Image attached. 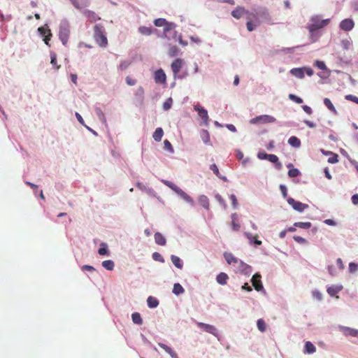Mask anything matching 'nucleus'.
<instances>
[{
	"mask_svg": "<svg viewBox=\"0 0 358 358\" xmlns=\"http://www.w3.org/2000/svg\"><path fill=\"white\" fill-rule=\"evenodd\" d=\"M313 296L315 299L318 301H321L322 299V294L317 290H315L313 292Z\"/></svg>",
	"mask_w": 358,
	"mask_h": 358,
	"instance_id": "680f3d73",
	"label": "nucleus"
},
{
	"mask_svg": "<svg viewBox=\"0 0 358 358\" xmlns=\"http://www.w3.org/2000/svg\"><path fill=\"white\" fill-rule=\"evenodd\" d=\"M148 306L149 308H156L159 305V301L153 296H149L147 299Z\"/></svg>",
	"mask_w": 358,
	"mask_h": 358,
	"instance_id": "7c9ffc66",
	"label": "nucleus"
},
{
	"mask_svg": "<svg viewBox=\"0 0 358 358\" xmlns=\"http://www.w3.org/2000/svg\"><path fill=\"white\" fill-rule=\"evenodd\" d=\"M69 34L70 31L68 27H60L59 37L64 45H66L68 43Z\"/></svg>",
	"mask_w": 358,
	"mask_h": 358,
	"instance_id": "1a4fd4ad",
	"label": "nucleus"
},
{
	"mask_svg": "<svg viewBox=\"0 0 358 358\" xmlns=\"http://www.w3.org/2000/svg\"><path fill=\"white\" fill-rule=\"evenodd\" d=\"M176 193L187 203H193V199L180 187L178 188Z\"/></svg>",
	"mask_w": 358,
	"mask_h": 358,
	"instance_id": "6ab92c4d",
	"label": "nucleus"
},
{
	"mask_svg": "<svg viewBox=\"0 0 358 358\" xmlns=\"http://www.w3.org/2000/svg\"><path fill=\"white\" fill-rule=\"evenodd\" d=\"M339 329L346 336H351L353 337H358V330L357 329H352L350 327H343V326H340Z\"/></svg>",
	"mask_w": 358,
	"mask_h": 358,
	"instance_id": "2eb2a0df",
	"label": "nucleus"
},
{
	"mask_svg": "<svg viewBox=\"0 0 358 358\" xmlns=\"http://www.w3.org/2000/svg\"><path fill=\"white\" fill-rule=\"evenodd\" d=\"M38 32L40 34L44 37L43 41L45 43L50 46L49 45V41L50 40L52 37V34L50 29L47 27H41L38 29Z\"/></svg>",
	"mask_w": 358,
	"mask_h": 358,
	"instance_id": "9d476101",
	"label": "nucleus"
},
{
	"mask_svg": "<svg viewBox=\"0 0 358 358\" xmlns=\"http://www.w3.org/2000/svg\"><path fill=\"white\" fill-rule=\"evenodd\" d=\"M261 278L262 276L259 273H255L251 279L252 286L257 292L264 291Z\"/></svg>",
	"mask_w": 358,
	"mask_h": 358,
	"instance_id": "0eeeda50",
	"label": "nucleus"
},
{
	"mask_svg": "<svg viewBox=\"0 0 358 358\" xmlns=\"http://www.w3.org/2000/svg\"><path fill=\"white\" fill-rule=\"evenodd\" d=\"M358 269V264L354 262L349 264V270L351 273L357 271Z\"/></svg>",
	"mask_w": 358,
	"mask_h": 358,
	"instance_id": "bf43d9fd",
	"label": "nucleus"
},
{
	"mask_svg": "<svg viewBox=\"0 0 358 358\" xmlns=\"http://www.w3.org/2000/svg\"><path fill=\"white\" fill-rule=\"evenodd\" d=\"M164 146L165 150H169L170 152H173V147L168 140H165L164 141Z\"/></svg>",
	"mask_w": 358,
	"mask_h": 358,
	"instance_id": "13d9d810",
	"label": "nucleus"
},
{
	"mask_svg": "<svg viewBox=\"0 0 358 358\" xmlns=\"http://www.w3.org/2000/svg\"><path fill=\"white\" fill-rule=\"evenodd\" d=\"M194 109L198 112L199 116L203 120V124L208 125L209 120L208 111L199 105H195Z\"/></svg>",
	"mask_w": 358,
	"mask_h": 358,
	"instance_id": "39448f33",
	"label": "nucleus"
},
{
	"mask_svg": "<svg viewBox=\"0 0 358 358\" xmlns=\"http://www.w3.org/2000/svg\"><path fill=\"white\" fill-rule=\"evenodd\" d=\"M210 170H211V171H213V173H215L217 177H219V178H222V179H223V180H226V178H225V177H222V176H220V173L219 169H218V168H217V165H216L215 164H211V165H210Z\"/></svg>",
	"mask_w": 358,
	"mask_h": 358,
	"instance_id": "a18cd8bd",
	"label": "nucleus"
},
{
	"mask_svg": "<svg viewBox=\"0 0 358 358\" xmlns=\"http://www.w3.org/2000/svg\"><path fill=\"white\" fill-rule=\"evenodd\" d=\"M102 266L108 271H112L114 268L115 264L112 260H105L102 262Z\"/></svg>",
	"mask_w": 358,
	"mask_h": 358,
	"instance_id": "e433bc0d",
	"label": "nucleus"
},
{
	"mask_svg": "<svg viewBox=\"0 0 358 358\" xmlns=\"http://www.w3.org/2000/svg\"><path fill=\"white\" fill-rule=\"evenodd\" d=\"M315 66L321 70L326 69V65H325L324 62L322 61H316L315 62Z\"/></svg>",
	"mask_w": 358,
	"mask_h": 358,
	"instance_id": "052dcab7",
	"label": "nucleus"
},
{
	"mask_svg": "<svg viewBox=\"0 0 358 358\" xmlns=\"http://www.w3.org/2000/svg\"><path fill=\"white\" fill-rule=\"evenodd\" d=\"M231 227L234 231H238L241 228V225L238 222L237 215L236 213H233L231 215Z\"/></svg>",
	"mask_w": 358,
	"mask_h": 358,
	"instance_id": "cd10ccee",
	"label": "nucleus"
},
{
	"mask_svg": "<svg viewBox=\"0 0 358 358\" xmlns=\"http://www.w3.org/2000/svg\"><path fill=\"white\" fill-rule=\"evenodd\" d=\"M230 199L232 202L233 207L236 208L238 206V202L236 196L234 194H231L230 196Z\"/></svg>",
	"mask_w": 358,
	"mask_h": 358,
	"instance_id": "338daca9",
	"label": "nucleus"
},
{
	"mask_svg": "<svg viewBox=\"0 0 358 358\" xmlns=\"http://www.w3.org/2000/svg\"><path fill=\"white\" fill-rule=\"evenodd\" d=\"M126 83L128 85L133 86L136 83V80L131 78L130 76L126 77Z\"/></svg>",
	"mask_w": 358,
	"mask_h": 358,
	"instance_id": "e2e57ef3",
	"label": "nucleus"
},
{
	"mask_svg": "<svg viewBox=\"0 0 358 358\" xmlns=\"http://www.w3.org/2000/svg\"><path fill=\"white\" fill-rule=\"evenodd\" d=\"M294 226L301 228V229H308L311 227L312 224L309 222H295L294 224Z\"/></svg>",
	"mask_w": 358,
	"mask_h": 358,
	"instance_id": "79ce46f5",
	"label": "nucleus"
},
{
	"mask_svg": "<svg viewBox=\"0 0 358 358\" xmlns=\"http://www.w3.org/2000/svg\"><path fill=\"white\" fill-rule=\"evenodd\" d=\"M50 63L52 64V65L55 68V69L58 70L60 68V65L57 64V55L55 52L50 53Z\"/></svg>",
	"mask_w": 358,
	"mask_h": 358,
	"instance_id": "37998d69",
	"label": "nucleus"
},
{
	"mask_svg": "<svg viewBox=\"0 0 358 358\" xmlns=\"http://www.w3.org/2000/svg\"><path fill=\"white\" fill-rule=\"evenodd\" d=\"M166 20L164 18H158L154 21V24L156 27H161L166 24Z\"/></svg>",
	"mask_w": 358,
	"mask_h": 358,
	"instance_id": "de8ad7c7",
	"label": "nucleus"
},
{
	"mask_svg": "<svg viewBox=\"0 0 358 358\" xmlns=\"http://www.w3.org/2000/svg\"><path fill=\"white\" fill-rule=\"evenodd\" d=\"M338 155L334 154L332 157H331L328 159V162L331 163V164L337 163L338 161Z\"/></svg>",
	"mask_w": 358,
	"mask_h": 358,
	"instance_id": "0e129e2a",
	"label": "nucleus"
},
{
	"mask_svg": "<svg viewBox=\"0 0 358 358\" xmlns=\"http://www.w3.org/2000/svg\"><path fill=\"white\" fill-rule=\"evenodd\" d=\"M180 49L176 45L170 47L169 50V55L171 57H174L178 55Z\"/></svg>",
	"mask_w": 358,
	"mask_h": 358,
	"instance_id": "58836bf2",
	"label": "nucleus"
},
{
	"mask_svg": "<svg viewBox=\"0 0 358 358\" xmlns=\"http://www.w3.org/2000/svg\"><path fill=\"white\" fill-rule=\"evenodd\" d=\"M131 319L134 323L137 324H142L143 320L141 315L138 313H134L131 315Z\"/></svg>",
	"mask_w": 358,
	"mask_h": 358,
	"instance_id": "f704fd0d",
	"label": "nucleus"
},
{
	"mask_svg": "<svg viewBox=\"0 0 358 358\" xmlns=\"http://www.w3.org/2000/svg\"><path fill=\"white\" fill-rule=\"evenodd\" d=\"M158 345L161 348L164 350L168 354H169L172 358H179L177 353L175 351H173L170 347L166 345V344L159 343Z\"/></svg>",
	"mask_w": 358,
	"mask_h": 358,
	"instance_id": "4be33fe9",
	"label": "nucleus"
},
{
	"mask_svg": "<svg viewBox=\"0 0 358 358\" xmlns=\"http://www.w3.org/2000/svg\"><path fill=\"white\" fill-rule=\"evenodd\" d=\"M84 15L91 22H94L101 19L94 11L92 10H85Z\"/></svg>",
	"mask_w": 358,
	"mask_h": 358,
	"instance_id": "a211bd4d",
	"label": "nucleus"
},
{
	"mask_svg": "<svg viewBox=\"0 0 358 358\" xmlns=\"http://www.w3.org/2000/svg\"><path fill=\"white\" fill-rule=\"evenodd\" d=\"M176 193L187 203H193V199L180 187L178 188Z\"/></svg>",
	"mask_w": 358,
	"mask_h": 358,
	"instance_id": "aec40b11",
	"label": "nucleus"
},
{
	"mask_svg": "<svg viewBox=\"0 0 358 358\" xmlns=\"http://www.w3.org/2000/svg\"><path fill=\"white\" fill-rule=\"evenodd\" d=\"M289 98L292 101L296 102V103H303V99L301 98H300V97H299V96H296V95H294L293 94H290L289 95Z\"/></svg>",
	"mask_w": 358,
	"mask_h": 358,
	"instance_id": "864d4df0",
	"label": "nucleus"
},
{
	"mask_svg": "<svg viewBox=\"0 0 358 358\" xmlns=\"http://www.w3.org/2000/svg\"><path fill=\"white\" fill-rule=\"evenodd\" d=\"M355 26L354 21L352 19H345L340 23V28L345 31H349L353 29Z\"/></svg>",
	"mask_w": 358,
	"mask_h": 358,
	"instance_id": "ddd939ff",
	"label": "nucleus"
},
{
	"mask_svg": "<svg viewBox=\"0 0 358 358\" xmlns=\"http://www.w3.org/2000/svg\"><path fill=\"white\" fill-rule=\"evenodd\" d=\"M171 259L172 263L175 265L176 267H177L178 268H182V264L181 262L180 259L178 257H177L176 255H171Z\"/></svg>",
	"mask_w": 358,
	"mask_h": 358,
	"instance_id": "c9c22d12",
	"label": "nucleus"
},
{
	"mask_svg": "<svg viewBox=\"0 0 358 358\" xmlns=\"http://www.w3.org/2000/svg\"><path fill=\"white\" fill-rule=\"evenodd\" d=\"M152 257L155 261L159 262L162 263L164 262V259L163 258L162 255L157 252H155L154 253H152Z\"/></svg>",
	"mask_w": 358,
	"mask_h": 358,
	"instance_id": "49530a36",
	"label": "nucleus"
},
{
	"mask_svg": "<svg viewBox=\"0 0 358 358\" xmlns=\"http://www.w3.org/2000/svg\"><path fill=\"white\" fill-rule=\"evenodd\" d=\"M155 241L159 245H165L166 243V240L165 237L159 232H156L155 234Z\"/></svg>",
	"mask_w": 358,
	"mask_h": 358,
	"instance_id": "b1692460",
	"label": "nucleus"
},
{
	"mask_svg": "<svg viewBox=\"0 0 358 358\" xmlns=\"http://www.w3.org/2000/svg\"><path fill=\"white\" fill-rule=\"evenodd\" d=\"M155 81L158 84H164L166 81V76L162 69H159L155 73Z\"/></svg>",
	"mask_w": 358,
	"mask_h": 358,
	"instance_id": "4468645a",
	"label": "nucleus"
},
{
	"mask_svg": "<svg viewBox=\"0 0 358 358\" xmlns=\"http://www.w3.org/2000/svg\"><path fill=\"white\" fill-rule=\"evenodd\" d=\"M164 183L168 186L169 188H171L173 191H174L176 192V191L178 189V187L175 185L174 183L170 182V181H168V180H165L164 182Z\"/></svg>",
	"mask_w": 358,
	"mask_h": 358,
	"instance_id": "5fc2aeb1",
	"label": "nucleus"
},
{
	"mask_svg": "<svg viewBox=\"0 0 358 358\" xmlns=\"http://www.w3.org/2000/svg\"><path fill=\"white\" fill-rule=\"evenodd\" d=\"M173 292L176 295H179L185 292L184 288L179 283H175L173 285Z\"/></svg>",
	"mask_w": 358,
	"mask_h": 358,
	"instance_id": "72a5a7b5",
	"label": "nucleus"
},
{
	"mask_svg": "<svg viewBox=\"0 0 358 358\" xmlns=\"http://www.w3.org/2000/svg\"><path fill=\"white\" fill-rule=\"evenodd\" d=\"M345 99L348 101H351L358 104V97L352 94L345 95Z\"/></svg>",
	"mask_w": 358,
	"mask_h": 358,
	"instance_id": "6e6d98bb",
	"label": "nucleus"
},
{
	"mask_svg": "<svg viewBox=\"0 0 358 358\" xmlns=\"http://www.w3.org/2000/svg\"><path fill=\"white\" fill-rule=\"evenodd\" d=\"M248 10H245L243 7L237 6L234 10L231 12V15L236 19H240L243 16L247 17L248 14H250Z\"/></svg>",
	"mask_w": 358,
	"mask_h": 358,
	"instance_id": "6e6552de",
	"label": "nucleus"
},
{
	"mask_svg": "<svg viewBox=\"0 0 358 358\" xmlns=\"http://www.w3.org/2000/svg\"><path fill=\"white\" fill-rule=\"evenodd\" d=\"M244 235L249 240L250 243H255L257 245H262V241L258 240L259 236L257 234L252 235L249 232H245Z\"/></svg>",
	"mask_w": 358,
	"mask_h": 358,
	"instance_id": "f3484780",
	"label": "nucleus"
},
{
	"mask_svg": "<svg viewBox=\"0 0 358 358\" xmlns=\"http://www.w3.org/2000/svg\"><path fill=\"white\" fill-rule=\"evenodd\" d=\"M288 203L292 206V208L299 211V212H303L305 209L308 208V205L306 203H303L300 201H295L292 198H289L287 199Z\"/></svg>",
	"mask_w": 358,
	"mask_h": 358,
	"instance_id": "423d86ee",
	"label": "nucleus"
},
{
	"mask_svg": "<svg viewBox=\"0 0 358 358\" xmlns=\"http://www.w3.org/2000/svg\"><path fill=\"white\" fill-rule=\"evenodd\" d=\"M71 3L78 9H82L90 5L88 0H70Z\"/></svg>",
	"mask_w": 358,
	"mask_h": 358,
	"instance_id": "dca6fc26",
	"label": "nucleus"
},
{
	"mask_svg": "<svg viewBox=\"0 0 358 358\" xmlns=\"http://www.w3.org/2000/svg\"><path fill=\"white\" fill-rule=\"evenodd\" d=\"M138 31L145 36H149L152 34V28L145 26H141L138 28Z\"/></svg>",
	"mask_w": 358,
	"mask_h": 358,
	"instance_id": "4c0bfd02",
	"label": "nucleus"
},
{
	"mask_svg": "<svg viewBox=\"0 0 358 358\" xmlns=\"http://www.w3.org/2000/svg\"><path fill=\"white\" fill-rule=\"evenodd\" d=\"M305 350L306 352L312 354L316 351V348L311 342L307 341L305 344Z\"/></svg>",
	"mask_w": 358,
	"mask_h": 358,
	"instance_id": "473e14b6",
	"label": "nucleus"
},
{
	"mask_svg": "<svg viewBox=\"0 0 358 358\" xmlns=\"http://www.w3.org/2000/svg\"><path fill=\"white\" fill-rule=\"evenodd\" d=\"M257 326L258 329L261 332H264L266 331V322H264V320L263 319H259L257 320Z\"/></svg>",
	"mask_w": 358,
	"mask_h": 358,
	"instance_id": "ea45409f",
	"label": "nucleus"
},
{
	"mask_svg": "<svg viewBox=\"0 0 358 358\" xmlns=\"http://www.w3.org/2000/svg\"><path fill=\"white\" fill-rule=\"evenodd\" d=\"M280 189L282 192V194L284 198H286L287 196V187L283 185H280Z\"/></svg>",
	"mask_w": 358,
	"mask_h": 358,
	"instance_id": "69168bd1",
	"label": "nucleus"
},
{
	"mask_svg": "<svg viewBox=\"0 0 358 358\" xmlns=\"http://www.w3.org/2000/svg\"><path fill=\"white\" fill-rule=\"evenodd\" d=\"M163 135H164V131H163L162 128L158 127L155 129V131L152 135V137L155 141L160 142L162 139Z\"/></svg>",
	"mask_w": 358,
	"mask_h": 358,
	"instance_id": "a878e982",
	"label": "nucleus"
},
{
	"mask_svg": "<svg viewBox=\"0 0 358 358\" xmlns=\"http://www.w3.org/2000/svg\"><path fill=\"white\" fill-rule=\"evenodd\" d=\"M199 203L203 206L205 209L209 210L210 203L208 198L205 195H201L199 197Z\"/></svg>",
	"mask_w": 358,
	"mask_h": 358,
	"instance_id": "bb28decb",
	"label": "nucleus"
},
{
	"mask_svg": "<svg viewBox=\"0 0 358 358\" xmlns=\"http://www.w3.org/2000/svg\"><path fill=\"white\" fill-rule=\"evenodd\" d=\"M290 73L300 79H303L304 78V69L303 68H294L290 70Z\"/></svg>",
	"mask_w": 358,
	"mask_h": 358,
	"instance_id": "412c9836",
	"label": "nucleus"
},
{
	"mask_svg": "<svg viewBox=\"0 0 358 358\" xmlns=\"http://www.w3.org/2000/svg\"><path fill=\"white\" fill-rule=\"evenodd\" d=\"M129 65H130V63L129 62L122 61L119 65V69L121 71H124V70L127 69Z\"/></svg>",
	"mask_w": 358,
	"mask_h": 358,
	"instance_id": "4d7b16f0",
	"label": "nucleus"
},
{
	"mask_svg": "<svg viewBox=\"0 0 358 358\" xmlns=\"http://www.w3.org/2000/svg\"><path fill=\"white\" fill-rule=\"evenodd\" d=\"M329 22V19L321 20L319 17L316 16L312 17L311 23L308 25V28L310 33L315 31L317 29L323 28L327 26Z\"/></svg>",
	"mask_w": 358,
	"mask_h": 358,
	"instance_id": "f03ea898",
	"label": "nucleus"
},
{
	"mask_svg": "<svg viewBox=\"0 0 358 358\" xmlns=\"http://www.w3.org/2000/svg\"><path fill=\"white\" fill-rule=\"evenodd\" d=\"M288 143L295 148H299L301 145L300 140L296 136H291L288 140Z\"/></svg>",
	"mask_w": 358,
	"mask_h": 358,
	"instance_id": "2f4dec72",
	"label": "nucleus"
},
{
	"mask_svg": "<svg viewBox=\"0 0 358 358\" xmlns=\"http://www.w3.org/2000/svg\"><path fill=\"white\" fill-rule=\"evenodd\" d=\"M352 202L355 205H358V194H354L352 196Z\"/></svg>",
	"mask_w": 358,
	"mask_h": 358,
	"instance_id": "774afa93",
	"label": "nucleus"
},
{
	"mask_svg": "<svg viewBox=\"0 0 358 358\" xmlns=\"http://www.w3.org/2000/svg\"><path fill=\"white\" fill-rule=\"evenodd\" d=\"M299 173V171L297 169H291L288 171V176L291 178L296 177Z\"/></svg>",
	"mask_w": 358,
	"mask_h": 358,
	"instance_id": "603ef678",
	"label": "nucleus"
},
{
	"mask_svg": "<svg viewBox=\"0 0 358 358\" xmlns=\"http://www.w3.org/2000/svg\"><path fill=\"white\" fill-rule=\"evenodd\" d=\"M341 288H339L338 287H336V286H332V287H329L328 289H327V293L333 296H335L337 293H338L340 291H341Z\"/></svg>",
	"mask_w": 358,
	"mask_h": 358,
	"instance_id": "c03bdc74",
	"label": "nucleus"
},
{
	"mask_svg": "<svg viewBox=\"0 0 358 358\" xmlns=\"http://www.w3.org/2000/svg\"><path fill=\"white\" fill-rule=\"evenodd\" d=\"M173 103V100L171 98H169L163 104V108L165 110H168L171 108Z\"/></svg>",
	"mask_w": 358,
	"mask_h": 358,
	"instance_id": "3c124183",
	"label": "nucleus"
},
{
	"mask_svg": "<svg viewBox=\"0 0 358 358\" xmlns=\"http://www.w3.org/2000/svg\"><path fill=\"white\" fill-rule=\"evenodd\" d=\"M100 248L98 250V253L100 255H108V250L107 248V245L105 243H102L100 245Z\"/></svg>",
	"mask_w": 358,
	"mask_h": 358,
	"instance_id": "a19ab883",
	"label": "nucleus"
},
{
	"mask_svg": "<svg viewBox=\"0 0 358 358\" xmlns=\"http://www.w3.org/2000/svg\"><path fill=\"white\" fill-rule=\"evenodd\" d=\"M275 118L273 116L268 115H262L259 116H257L252 118L250 120V123L255 124H267V123H273L275 122Z\"/></svg>",
	"mask_w": 358,
	"mask_h": 358,
	"instance_id": "20e7f679",
	"label": "nucleus"
},
{
	"mask_svg": "<svg viewBox=\"0 0 358 358\" xmlns=\"http://www.w3.org/2000/svg\"><path fill=\"white\" fill-rule=\"evenodd\" d=\"M247 23L246 27L247 29L249 31H252L260 24V21L259 20L257 13H250L248 14L246 17Z\"/></svg>",
	"mask_w": 358,
	"mask_h": 358,
	"instance_id": "7ed1b4c3",
	"label": "nucleus"
},
{
	"mask_svg": "<svg viewBox=\"0 0 358 358\" xmlns=\"http://www.w3.org/2000/svg\"><path fill=\"white\" fill-rule=\"evenodd\" d=\"M228 279H229L228 275L224 272H221L216 277L217 282L222 285H226Z\"/></svg>",
	"mask_w": 358,
	"mask_h": 358,
	"instance_id": "5701e85b",
	"label": "nucleus"
},
{
	"mask_svg": "<svg viewBox=\"0 0 358 358\" xmlns=\"http://www.w3.org/2000/svg\"><path fill=\"white\" fill-rule=\"evenodd\" d=\"M183 64H184L183 60L180 58L175 59L172 62L171 67V70L173 73L174 77H176L178 74V73L180 72V71L181 70V69L183 66Z\"/></svg>",
	"mask_w": 358,
	"mask_h": 358,
	"instance_id": "9b49d317",
	"label": "nucleus"
},
{
	"mask_svg": "<svg viewBox=\"0 0 358 358\" xmlns=\"http://www.w3.org/2000/svg\"><path fill=\"white\" fill-rule=\"evenodd\" d=\"M201 136L205 143H208L210 141V136L207 130H203Z\"/></svg>",
	"mask_w": 358,
	"mask_h": 358,
	"instance_id": "09e8293b",
	"label": "nucleus"
},
{
	"mask_svg": "<svg viewBox=\"0 0 358 358\" xmlns=\"http://www.w3.org/2000/svg\"><path fill=\"white\" fill-rule=\"evenodd\" d=\"M94 38L100 47L106 48L108 45V39L103 25L100 24L94 25Z\"/></svg>",
	"mask_w": 358,
	"mask_h": 358,
	"instance_id": "f257e3e1",
	"label": "nucleus"
},
{
	"mask_svg": "<svg viewBox=\"0 0 358 358\" xmlns=\"http://www.w3.org/2000/svg\"><path fill=\"white\" fill-rule=\"evenodd\" d=\"M224 257L225 260L229 264L232 263L236 264L238 262V259L236 258L230 252H224Z\"/></svg>",
	"mask_w": 358,
	"mask_h": 358,
	"instance_id": "c85d7f7f",
	"label": "nucleus"
},
{
	"mask_svg": "<svg viewBox=\"0 0 358 358\" xmlns=\"http://www.w3.org/2000/svg\"><path fill=\"white\" fill-rule=\"evenodd\" d=\"M197 326L204 331L211 334L214 336H217V329L213 325L203 322H198Z\"/></svg>",
	"mask_w": 358,
	"mask_h": 358,
	"instance_id": "f8f14e48",
	"label": "nucleus"
},
{
	"mask_svg": "<svg viewBox=\"0 0 358 358\" xmlns=\"http://www.w3.org/2000/svg\"><path fill=\"white\" fill-rule=\"evenodd\" d=\"M267 160L275 164V168L277 169H280L282 168V164L279 162L278 157L273 154H269Z\"/></svg>",
	"mask_w": 358,
	"mask_h": 358,
	"instance_id": "393cba45",
	"label": "nucleus"
},
{
	"mask_svg": "<svg viewBox=\"0 0 358 358\" xmlns=\"http://www.w3.org/2000/svg\"><path fill=\"white\" fill-rule=\"evenodd\" d=\"M324 104L334 114H335V115L337 114V110L329 99L324 98Z\"/></svg>",
	"mask_w": 358,
	"mask_h": 358,
	"instance_id": "c756f323",
	"label": "nucleus"
},
{
	"mask_svg": "<svg viewBox=\"0 0 358 358\" xmlns=\"http://www.w3.org/2000/svg\"><path fill=\"white\" fill-rule=\"evenodd\" d=\"M176 27V24L173 22H166V24L164 26V31L167 32L170 30L173 29Z\"/></svg>",
	"mask_w": 358,
	"mask_h": 358,
	"instance_id": "8fccbe9b",
	"label": "nucleus"
}]
</instances>
